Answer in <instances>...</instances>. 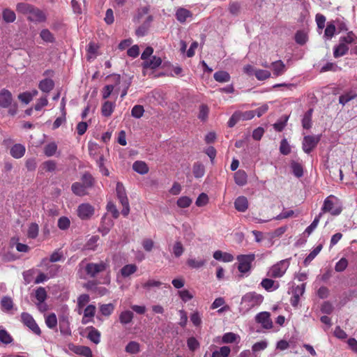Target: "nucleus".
Segmentation results:
<instances>
[{
  "instance_id": "obj_37",
  "label": "nucleus",
  "mask_w": 357,
  "mask_h": 357,
  "mask_svg": "<svg viewBox=\"0 0 357 357\" xmlns=\"http://www.w3.org/2000/svg\"><path fill=\"white\" fill-rule=\"evenodd\" d=\"M0 341L5 344H8L13 341V338L5 329L0 328Z\"/></svg>"
},
{
  "instance_id": "obj_54",
  "label": "nucleus",
  "mask_w": 357,
  "mask_h": 357,
  "mask_svg": "<svg viewBox=\"0 0 357 357\" xmlns=\"http://www.w3.org/2000/svg\"><path fill=\"white\" fill-rule=\"evenodd\" d=\"M57 225L60 229L66 230L69 228L70 225V221L68 218L62 216L59 218Z\"/></svg>"
},
{
  "instance_id": "obj_8",
  "label": "nucleus",
  "mask_w": 357,
  "mask_h": 357,
  "mask_svg": "<svg viewBox=\"0 0 357 357\" xmlns=\"http://www.w3.org/2000/svg\"><path fill=\"white\" fill-rule=\"evenodd\" d=\"M320 141V136L307 135L303 137L302 148L305 153H310L316 148Z\"/></svg>"
},
{
  "instance_id": "obj_55",
  "label": "nucleus",
  "mask_w": 357,
  "mask_h": 357,
  "mask_svg": "<svg viewBox=\"0 0 357 357\" xmlns=\"http://www.w3.org/2000/svg\"><path fill=\"white\" fill-rule=\"evenodd\" d=\"M336 31L335 24L333 22L328 23L326 28L324 31V36L327 37L328 38H331Z\"/></svg>"
},
{
  "instance_id": "obj_61",
  "label": "nucleus",
  "mask_w": 357,
  "mask_h": 357,
  "mask_svg": "<svg viewBox=\"0 0 357 357\" xmlns=\"http://www.w3.org/2000/svg\"><path fill=\"white\" fill-rule=\"evenodd\" d=\"M54 86V83L52 79L46 78L40 82V89H52Z\"/></svg>"
},
{
  "instance_id": "obj_22",
  "label": "nucleus",
  "mask_w": 357,
  "mask_h": 357,
  "mask_svg": "<svg viewBox=\"0 0 357 357\" xmlns=\"http://www.w3.org/2000/svg\"><path fill=\"white\" fill-rule=\"evenodd\" d=\"M175 15L176 20L179 22L184 23L188 17H192V14L190 10L185 8H179L178 9H177Z\"/></svg>"
},
{
  "instance_id": "obj_42",
  "label": "nucleus",
  "mask_w": 357,
  "mask_h": 357,
  "mask_svg": "<svg viewBox=\"0 0 357 357\" xmlns=\"http://www.w3.org/2000/svg\"><path fill=\"white\" fill-rule=\"evenodd\" d=\"M126 351L129 354H135L139 351V344L135 341L130 342L126 347Z\"/></svg>"
},
{
  "instance_id": "obj_33",
  "label": "nucleus",
  "mask_w": 357,
  "mask_h": 357,
  "mask_svg": "<svg viewBox=\"0 0 357 357\" xmlns=\"http://www.w3.org/2000/svg\"><path fill=\"white\" fill-rule=\"evenodd\" d=\"M261 287L268 291L275 290L279 287V284L275 285V281L272 279L265 278L261 282Z\"/></svg>"
},
{
  "instance_id": "obj_6",
  "label": "nucleus",
  "mask_w": 357,
  "mask_h": 357,
  "mask_svg": "<svg viewBox=\"0 0 357 357\" xmlns=\"http://www.w3.org/2000/svg\"><path fill=\"white\" fill-rule=\"evenodd\" d=\"M289 266L288 259L281 260L270 268L268 275L274 278H281L287 271Z\"/></svg>"
},
{
  "instance_id": "obj_3",
  "label": "nucleus",
  "mask_w": 357,
  "mask_h": 357,
  "mask_svg": "<svg viewBox=\"0 0 357 357\" xmlns=\"http://www.w3.org/2000/svg\"><path fill=\"white\" fill-rule=\"evenodd\" d=\"M107 84L104 87V89H128L130 86L129 79L126 78L122 80L121 77L118 74H113L107 77Z\"/></svg>"
},
{
  "instance_id": "obj_16",
  "label": "nucleus",
  "mask_w": 357,
  "mask_h": 357,
  "mask_svg": "<svg viewBox=\"0 0 357 357\" xmlns=\"http://www.w3.org/2000/svg\"><path fill=\"white\" fill-rule=\"evenodd\" d=\"M71 350L77 355H80L84 357H93L91 349L86 346H73Z\"/></svg>"
},
{
  "instance_id": "obj_52",
  "label": "nucleus",
  "mask_w": 357,
  "mask_h": 357,
  "mask_svg": "<svg viewBox=\"0 0 357 357\" xmlns=\"http://www.w3.org/2000/svg\"><path fill=\"white\" fill-rule=\"evenodd\" d=\"M36 298L39 303H43L47 298V292L44 287H40L36 290Z\"/></svg>"
},
{
  "instance_id": "obj_38",
  "label": "nucleus",
  "mask_w": 357,
  "mask_h": 357,
  "mask_svg": "<svg viewBox=\"0 0 357 357\" xmlns=\"http://www.w3.org/2000/svg\"><path fill=\"white\" fill-rule=\"evenodd\" d=\"M105 158L103 154H100L99 158L96 159V164L98 167L100 169V172L104 175V176H109V170L105 167Z\"/></svg>"
},
{
  "instance_id": "obj_32",
  "label": "nucleus",
  "mask_w": 357,
  "mask_h": 357,
  "mask_svg": "<svg viewBox=\"0 0 357 357\" xmlns=\"http://www.w3.org/2000/svg\"><path fill=\"white\" fill-rule=\"evenodd\" d=\"M134 317V314L130 310L123 311L119 315V321L122 324H130Z\"/></svg>"
},
{
  "instance_id": "obj_30",
  "label": "nucleus",
  "mask_w": 357,
  "mask_h": 357,
  "mask_svg": "<svg viewBox=\"0 0 357 357\" xmlns=\"http://www.w3.org/2000/svg\"><path fill=\"white\" fill-rule=\"evenodd\" d=\"M213 77L215 81L221 83L228 82L230 80L229 74L224 70H220L215 73Z\"/></svg>"
},
{
  "instance_id": "obj_46",
  "label": "nucleus",
  "mask_w": 357,
  "mask_h": 357,
  "mask_svg": "<svg viewBox=\"0 0 357 357\" xmlns=\"http://www.w3.org/2000/svg\"><path fill=\"white\" fill-rule=\"evenodd\" d=\"M356 96H357V94L354 93V91H349L345 94L340 96L339 102L340 104H342L344 105L347 102H348L351 100L354 99Z\"/></svg>"
},
{
  "instance_id": "obj_39",
  "label": "nucleus",
  "mask_w": 357,
  "mask_h": 357,
  "mask_svg": "<svg viewBox=\"0 0 357 357\" xmlns=\"http://www.w3.org/2000/svg\"><path fill=\"white\" fill-rule=\"evenodd\" d=\"M114 310V305L112 303L102 304L100 306V313L105 316L109 317Z\"/></svg>"
},
{
  "instance_id": "obj_47",
  "label": "nucleus",
  "mask_w": 357,
  "mask_h": 357,
  "mask_svg": "<svg viewBox=\"0 0 357 357\" xmlns=\"http://www.w3.org/2000/svg\"><path fill=\"white\" fill-rule=\"evenodd\" d=\"M192 202V200L187 196H183L178 199L176 204L179 208H187L189 207Z\"/></svg>"
},
{
  "instance_id": "obj_12",
  "label": "nucleus",
  "mask_w": 357,
  "mask_h": 357,
  "mask_svg": "<svg viewBox=\"0 0 357 357\" xmlns=\"http://www.w3.org/2000/svg\"><path fill=\"white\" fill-rule=\"evenodd\" d=\"M331 197L332 196H330L326 198L324 202V205L321 208V211L324 213L330 212L333 215H337L341 213L342 209L340 208L333 209L334 204L333 201L330 199Z\"/></svg>"
},
{
  "instance_id": "obj_31",
  "label": "nucleus",
  "mask_w": 357,
  "mask_h": 357,
  "mask_svg": "<svg viewBox=\"0 0 357 357\" xmlns=\"http://www.w3.org/2000/svg\"><path fill=\"white\" fill-rule=\"evenodd\" d=\"M2 18L6 23H11L15 20L16 15L13 10L5 8L2 12Z\"/></svg>"
},
{
  "instance_id": "obj_63",
  "label": "nucleus",
  "mask_w": 357,
  "mask_h": 357,
  "mask_svg": "<svg viewBox=\"0 0 357 357\" xmlns=\"http://www.w3.org/2000/svg\"><path fill=\"white\" fill-rule=\"evenodd\" d=\"M208 202V195L206 194V193H201L196 202H195V204L199 206V207H201V206H206Z\"/></svg>"
},
{
  "instance_id": "obj_24",
  "label": "nucleus",
  "mask_w": 357,
  "mask_h": 357,
  "mask_svg": "<svg viewBox=\"0 0 357 357\" xmlns=\"http://www.w3.org/2000/svg\"><path fill=\"white\" fill-rule=\"evenodd\" d=\"M349 51V47L344 43L340 42L339 45L334 47L333 56L339 58L345 55Z\"/></svg>"
},
{
  "instance_id": "obj_58",
  "label": "nucleus",
  "mask_w": 357,
  "mask_h": 357,
  "mask_svg": "<svg viewBox=\"0 0 357 357\" xmlns=\"http://www.w3.org/2000/svg\"><path fill=\"white\" fill-rule=\"evenodd\" d=\"M41 167L46 172H52L56 168V163L55 161L50 160L43 162Z\"/></svg>"
},
{
  "instance_id": "obj_5",
  "label": "nucleus",
  "mask_w": 357,
  "mask_h": 357,
  "mask_svg": "<svg viewBox=\"0 0 357 357\" xmlns=\"http://www.w3.org/2000/svg\"><path fill=\"white\" fill-rule=\"evenodd\" d=\"M236 259L238 261V270L241 273H246L250 271L252 263L255 259V255L254 254L241 255Z\"/></svg>"
},
{
  "instance_id": "obj_43",
  "label": "nucleus",
  "mask_w": 357,
  "mask_h": 357,
  "mask_svg": "<svg viewBox=\"0 0 357 357\" xmlns=\"http://www.w3.org/2000/svg\"><path fill=\"white\" fill-rule=\"evenodd\" d=\"M1 308L4 311H10L13 307V302L11 298L4 296L1 301Z\"/></svg>"
},
{
  "instance_id": "obj_62",
  "label": "nucleus",
  "mask_w": 357,
  "mask_h": 357,
  "mask_svg": "<svg viewBox=\"0 0 357 357\" xmlns=\"http://www.w3.org/2000/svg\"><path fill=\"white\" fill-rule=\"evenodd\" d=\"M289 116H283V119L278 121V122L275 123L273 124V128L275 130L278 132H281L283 130L284 127L287 125V121H288Z\"/></svg>"
},
{
  "instance_id": "obj_48",
  "label": "nucleus",
  "mask_w": 357,
  "mask_h": 357,
  "mask_svg": "<svg viewBox=\"0 0 357 357\" xmlns=\"http://www.w3.org/2000/svg\"><path fill=\"white\" fill-rule=\"evenodd\" d=\"M33 6L26 3H19L17 4L16 10L17 12L29 15Z\"/></svg>"
},
{
  "instance_id": "obj_36",
  "label": "nucleus",
  "mask_w": 357,
  "mask_h": 357,
  "mask_svg": "<svg viewBox=\"0 0 357 357\" xmlns=\"http://www.w3.org/2000/svg\"><path fill=\"white\" fill-rule=\"evenodd\" d=\"M340 42L344 43L346 45L357 43V36L353 31H349L347 33V36L340 37Z\"/></svg>"
},
{
  "instance_id": "obj_40",
  "label": "nucleus",
  "mask_w": 357,
  "mask_h": 357,
  "mask_svg": "<svg viewBox=\"0 0 357 357\" xmlns=\"http://www.w3.org/2000/svg\"><path fill=\"white\" fill-rule=\"evenodd\" d=\"M45 324L47 326L51 329H54L57 326V318L54 313L48 314L45 318Z\"/></svg>"
},
{
  "instance_id": "obj_45",
  "label": "nucleus",
  "mask_w": 357,
  "mask_h": 357,
  "mask_svg": "<svg viewBox=\"0 0 357 357\" xmlns=\"http://www.w3.org/2000/svg\"><path fill=\"white\" fill-rule=\"evenodd\" d=\"M40 36L47 43H54L55 40L53 34L47 29H44L40 31Z\"/></svg>"
},
{
  "instance_id": "obj_18",
  "label": "nucleus",
  "mask_w": 357,
  "mask_h": 357,
  "mask_svg": "<svg viewBox=\"0 0 357 357\" xmlns=\"http://www.w3.org/2000/svg\"><path fill=\"white\" fill-rule=\"evenodd\" d=\"M162 63V59L160 57L156 56H152L151 59L144 61L142 63L144 68L155 69L160 66Z\"/></svg>"
},
{
  "instance_id": "obj_56",
  "label": "nucleus",
  "mask_w": 357,
  "mask_h": 357,
  "mask_svg": "<svg viewBox=\"0 0 357 357\" xmlns=\"http://www.w3.org/2000/svg\"><path fill=\"white\" fill-rule=\"evenodd\" d=\"M144 112V109L143 106L137 105L132 107L131 110V115L136 119H139L143 116Z\"/></svg>"
},
{
  "instance_id": "obj_64",
  "label": "nucleus",
  "mask_w": 357,
  "mask_h": 357,
  "mask_svg": "<svg viewBox=\"0 0 357 357\" xmlns=\"http://www.w3.org/2000/svg\"><path fill=\"white\" fill-rule=\"evenodd\" d=\"M280 151L283 155H288L291 152L290 146L286 139H283L280 142Z\"/></svg>"
},
{
  "instance_id": "obj_13",
  "label": "nucleus",
  "mask_w": 357,
  "mask_h": 357,
  "mask_svg": "<svg viewBox=\"0 0 357 357\" xmlns=\"http://www.w3.org/2000/svg\"><path fill=\"white\" fill-rule=\"evenodd\" d=\"M28 19L32 22H41L45 20V15L42 10L33 6L28 15Z\"/></svg>"
},
{
  "instance_id": "obj_10",
  "label": "nucleus",
  "mask_w": 357,
  "mask_h": 357,
  "mask_svg": "<svg viewBox=\"0 0 357 357\" xmlns=\"http://www.w3.org/2000/svg\"><path fill=\"white\" fill-rule=\"evenodd\" d=\"M94 207L89 203L81 204L78 206L77 213L81 220H89L94 214Z\"/></svg>"
},
{
  "instance_id": "obj_15",
  "label": "nucleus",
  "mask_w": 357,
  "mask_h": 357,
  "mask_svg": "<svg viewBox=\"0 0 357 357\" xmlns=\"http://www.w3.org/2000/svg\"><path fill=\"white\" fill-rule=\"evenodd\" d=\"M72 192L77 196L83 197L88 195L87 188L82 183L75 182L71 185Z\"/></svg>"
},
{
  "instance_id": "obj_44",
  "label": "nucleus",
  "mask_w": 357,
  "mask_h": 357,
  "mask_svg": "<svg viewBox=\"0 0 357 357\" xmlns=\"http://www.w3.org/2000/svg\"><path fill=\"white\" fill-rule=\"evenodd\" d=\"M57 150V145L54 142L50 143L44 147V153L47 157L54 155Z\"/></svg>"
},
{
  "instance_id": "obj_57",
  "label": "nucleus",
  "mask_w": 357,
  "mask_h": 357,
  "mask_svg": "<svg viewBox=\"0 0 357 357\" xmlns=\"http://www.w3.org/2000/svg\"><path fill=\"white\" fill-rule=\"evenodd\" d=\"M205 263L206 261L204 259L197 260L195 259H188L187 261V264L192 268H199L202 267Z\"/></svg>"
},
{
  "instance_id": "obj_50",
  "label": "nucleus",
  "mask_w": 357,
  "mask_h": 357,
  "mask_svg": "<svg viewBox=\"0 0 357 357\" xmlns=\"http://www.w3.org/2000/svg\"><path fill=\"white\" fill-rule=\"evenodd\" d=\"M321 216V213H319L317 216L315 217V218L314 219L312 222L310 224V225H309L305 229L304 234H307V236H310L313 232V231L317 228V227L319 224Z\"/></svg>"
},
{
  "instance_id": "obj_35",
  "label": "nucleus",
  "mask_w": 357,
  "mask_h": 357,
  "mask_svg": "<svg viewBox=\"0 0 357 357\" xmlns=\"http://www.w3.org/2000/svg\"><path fill=\"white\" fill-rule=\"evenodd\" d=\"M192 172L195 177L202 178L205 174L204 166L199 162H195L192 167Z\"/></svg>"
},
{
  "instance_id": "obj_20",
  "label": "nucleus",
  "mask_w": 357,
  "mask_h": 357,
  "mask_svg": "<svg viewBox=\"0 0 357 357\" xmlns=\"http://www.w3.org/2000/svg\"><path fill=\"white\" fill-rule=\"evenodd\" d=\"M115 108V101H105L101 107L102 115L105 117H109L112 115Z\"/></svg>"
},
{
  "instance_id": "obj_19",
  "label": "nucleus",
  "mask_w": 357,
  "mask_h": 357,
  "mask_svg": "<svg viewBox=\"0 0 357 357\" xmlns=\"http://www.w3.org/2000/svg\"><path fill=\"white\" fill-rule=\"evenodd\" d=\"M234 207L239 212H245L248 208V199L244 196L237 197L234 202Z\"/></svg>"
},
{
  "instance_id": "obj_11",
  "label": "nucleus",
  "mask_w": 357,
  "mask_h": 357,
  "mask_svg": "<svg viewBox=\"0 0 357 357\" xmlns=\"http://www.w3.org/2000/svg\"><path fill=\"white\" fill-rule=\"evenodd\" d=\"M256 321L261 324V326L266 329H270L273 327V322L270 318V313L268 312H261L257 314Z\"/></svg>"
},
{
  "instance_id": "obj_29",
  "label": "nucleus",
  "mask_w": 357,
  "mask_h": 357,
  "mask_svg": "<svg viewBox=\"0 0 357 357\" xmlns=\"http://www.w3.org/2000/svg\"><path fill=\"white\" fill-rule=\"evenodd\" d=\"M323 246L321 244L317 245L304 259L303 264L305 266H308L310 263L321 252Z\"/></svg>"
},
{
  "instance_id": "obj_49",
  "label": "nucleus",
  "mask_w": 357,
  "mask_h": 357,
  "mask_svg": "<svg viewBox=\"0 0 357 357\" xmlns=\"http://www.w3.org/2000/svg\"><path fill=\"white\" fill-rule=\"evenodd\" d=\"M291 167L294 176H296L297 178H300L303 175V169L300 163L292 162L291 164Z\"/></svg>"
},
{
  "instance_id": "obj_28",
  "label": "nucleus",
  "mask_w": 357,
  "mask_h": 357,
  "mask_svg": "<svg viewBox=\"0 0 357 357\" xmlns=\"http://www.w3.org/2000/svg\"><path fill=\"white\" fill-rule=\"evenodd\" d=\"M132 169L140 174H145L149 172V167L146 162L140 160L135 161L133 163Z\"/></svg>"
},
{
  "instance_id": "obj_34",
  "label": "nucleus",
  "mask_w": 357,
  "mask_h": 357,
  "mask_svg": "<svg viewBox=\"0 0 357 357\" xmlns=\"http://www.w3.org/2000/svg\"><path fill=\"white\" fill-rule=\"evenodd\" d=\"M82 184L89 189L93 186L94 178L92 175L89 172H85L82 176Z\"/></svg>"
},
{
  "instance_id": "obj_26",
  "label": "nucleus",
  "mask_w": 357,
  "mask_h": 357,
  "mask_svg": "<svg viewBox=\"0 0 357 357\" xmlns=\"http://www.w3.org/2000/svg\"><path fill=\"white\" fill-rule=\"evenodd\" d=\"M313 109H309L303 115L302 119V126L304 129H310L312 128V116Z\"/></svg>"
},
{
  "instance_id": "obj_60",
  "label": "nucleus",
  "mask_w": 357,
  "mask_h": 357,
  "mask_svg": "<svg viewBox=\"0 0 357 357\" xmlns=\"http://www.w3.org/2000/svg\"><path fill=\"white\" fill-rule=\"evenodd\" d=\"M241 121H247L252 119L255 116V111L250 110L246 112L236 111Z\"/></svg>"
},
{
  "instance_id": "obj_51",
  "label": "nucleus",
  "mask_w": 357,
  "mask_h": 357,
  "mask_svg": "<svg viewBox=\"0 0 357 357\" xmlns=\"http://www.w3.org/2000/svg\"><path fill=\"white\" fill-rule=\"evenodd\" d=\"M39 227L38 224L31 223L28 229L27 235L30 238H36L38 235Z\"/></svg>"
},
{
  "instance_id": "obj_1",
  "label": "nucleus",
  "mask_w": 357,
  "mask_h": 357,
  "mask_svg": "<svg viewBox=\"0 0 357 357\" xmlns=\"http://www.w3.org/2000/svg\"><path fill=\"white\" fill-rule=\"evenodd\" d=\"M0 107L8 109L9 115L13 116L17 112V104L13 100V96L9 91H2L0 93Z\"/></svg>"
},
{
  "instance_id": "obj_59",
  "label": "nucleus",
  "mask_w": 357,
  "mask_h": 357,
  "mask_svg": "<svg viewBox=\"0 0 357 357\" xmlns=\"http://www.w3.org/2000/svg\"><path fill=\"white\" fill-rule=\"evenodd\" d=\"M255 75L259 80H264L271 77V73L266 70L257 69L255 71Z\"/></svg>"
},
{
  "instance_id": "obj_23",
  "label": "nucleus",
  "mask_w": 357,
  "mask_h": 357,
  "mask_svg": "<svg viewBox=\"0 0 357 357\" xmlns=\"http://www.w3.org/2000/svg\"><path fill=\"white\" fill-rule=\"evenodd\" d=\"M215 259L224 262H231L234 260V256L228 252H223L221 250H217L213 253Z\"/></svg>"
},
{
  "instance_id": "obj_4",
  "label": "nucleus",
  "mask_w": 357,
  "mask_h": 357,
  "mask_svg": "<svg viewBox=\"0 0 357 357\" xmlns=\"http://www.w3.org/2000/svg\"><path fill=\"white\" fill-rule=\"evenodd\" d=\"M116 190L118 199L123 206L121 213L123 216L126 217L130 212V206L123 185L121 183L118 182Z\"/></svg>"
},
{
  "instance_id": "obj_25",
  "label": "nucleus",
  "mask_w": 357,
  "mask_h": 357,
  "mask_svg": "<svg viewBox=\"0 0 357 357\" xmlns=\"http://www.w3.org/2000/svg\"><path fill=\"white\" fill-rule=\"evenodd\" d=\"M87 329L89 331L87 338L98 344L100 342V333L93 326H89Z\"/></svg>"
},
{
  "instance_id": "obj_2",
  "label": "nucleus",
  "mask_w": 357,
  "mask_h": 357,
  "mask_svg": "<svg viewBox=\"0 0 357 357\" xmlns=\"http://www.w3.org/2000/svg\"><path fill=\"white\" fill-rule=\"evenodd\" d=\"M264 301V296L255 291L246 293L241 298V305L246 311L259 305Z\"/></svg>"
},
{
  "instance_id": "obj_21",
  "label": "nucleus",
  "mask_w": 357,
  "mask_h": 357,
  "mask_svg": "<svg viewBox=\"0 0 357 357\" xmlns=\"http://www.w3.org/2000/svg\"><path fill=\"white\" fill-rule=\"evenodd\" d=\"M234 181L240 186L245 185L248 182V175L244 170L239 169L234 174Z\"/></svg>"
},
{
  "instance_id": "obj_27",
  "label": "nucleus",
  "mask_w": 357,
  "mask_h": 357,
  "mask_svg": "<svg viewBox=\"0 0 357 357\" xmlns=\"http://www.w3.org/2000/svg\"><path fill=\"white\" fill-rule=\"evenodd\" d=\"M137 271V265L134 264H130L123 266L120 271L121 275L123 278H128L132 275Z\"/></svg>"
},
{
  "instance_id": "obj_41",
  "label": "nucleus",
  "mask_w": 357,
  "mask_h": 357,
  "mask_svg": "<svg viewBox=\"0 0 357 357\" xmlns=\"http://www.w3.org/2000/svg\"><path fill=\"white\" fill-rule=\"evenodd\" d=\"M228 10L232 15L237 16L239 15L241 10V5L239 2L233 1L229 4Z\"/></svg>"
},
{
  "instance_id": "obj_9",
  "label": "nucleus",
  "mask_w": 357,
  "mask_h": 357,
  "mask_svg": "<svg viewBox=\"0 0 357 357\" xmlns=\"http://www.w3.org/2000/svg\"><path fill=\"white\" fill-rule=\"evenodd\" d=\"M21 320L22 323L31 330L33 333L38 335L41 334V331L39 326L30 314L27 312H22L21 314Z\"/></svg>"
},
{
  "instance_id": "obj_14",
  "label": "nucleus",
  "mask_w": 357,
  "mask_h": 357,
  "mask_svg": "<svg viewBox=\"0 0 357 357\" xmlns=\"http://www.w3.org/2000/svg\"><path fill=\"white\" fill-rule=\"evenodd\" d=\"M26 152L25 146L22 144H15L10 150V155L15 158L20 159L22 158Z\"/></svg>"
},
{
  "instance_id": "obj_17",
  "label": "nucleus",
  "mask_w": 357,
  "mask_h": 357,
  "mask_svg": "<svg viewBox=\"0 0 357 357\" xmlns=\"http://www.w3.org/2000/svg\"><path fill=\"white\" fill-rule=\"evenodd\" d=\"M271 68L273 70V75L275 76L281 75L286 71L285 65L281 60L272 62L271 64Z\"/></svg>"
},
{
  "instance_id": "obj_53",
  "label": "nucleus",
  "mask_w": 357,
  "mask_h": 357,
  "mask_svg": "<svg viewBox=\"0 0 357 357\" xmlns=\"http://www.w3.org/2000/svg\"><path fill=\"white\" fill-rule=\"evenodd\" d=\"M209 113V108L207 105L202 104L199 107V112L198 114V118L202 121H205L207 118Z\"/></svg>"
},
{
  "instance_id": "obj_7",
  "label": "nucleus",
  "mask_w": 357,
  "mask_h": 357,
  "mask_svg": "<svg viewBox=\"0 0 357 357\" xmlns=\"http://www.w3.org/2000/svg\"><path fill=\"white\" fill-rule=\"evenodd\" d=\"M108 267V263L103 261L100 263H89L85 267V271L88 275L94 278L99 273L105 271Z\"/></svg>"
}]
</instances>
